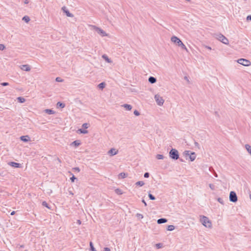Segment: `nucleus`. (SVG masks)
I'll return each mask as SVG.
<instances>
[{"label": "nucleus", "mask_w": 251, "mask_h": 251, "mask_svg": "<svg viewBox=\"0 0 251 251\" xmlns=\"http://www.w3.org/2000/svg\"><path fill=\"white\" fill-rule=\"evenodd\" d=\"M122 178H125L126 176H127V174L125 173H121L119 175Z\"/></svg>", "instance_id": "34"}, {"label": "nucleus", "mask_w": 251, "mask_h": 251, "mask_svg": "<svg viewBox=\"0 0 251 251\" xmlns=\"http://www.w3.org/2000/svg\"><path fill=\"white\" fill-rule=\"evenodd\" d=\"M2 86H7L9 85L8 83V82H2V83H1L0 84Z\"/></svg>", "instance_id": "44"}, {"label": "nucleus", "mask_w": 251, "mask_h": 251, "mask_svg": "<svg viewBox=\"0 0 251 251\" xmlns=\"http://www.w3.org/2000/svg\"><path fill=\"white\" fill-rule=\"evenodd\" d=\"M80 145V142L79 140H75L73 142L71 145L75 147V148L78 147Z\"/></svg>", "instance_id": "16"}, {"label": "nucleus", "mask_w": 251, "mask_h": 251, "mask_svg": "<svg viewBox=\"0 0 251 251\" xmlns=\"http://www.w3.org/2000/svg\"><path fill=\"white\" fill-rule=\"evenodd\" d=\"M76 179V178L74 175H73L72 177L70 178V179L72 182H74L75 180Z\"/></svg>", "instance_id": "42"}, {"label": "nucleus", "mask_w": 251, "mask_h": 251, "mask_svg": "<svg viewBox=\"0 0 251 251\" xmlns=\"http://www.w3.org/2000/svg\"><path fill=\"white\" fill-rule=\"evenodd\" d=\"M250 199L251 200V194L250 195Z\"/></svg>", "instance_id": "60"}, {"label": "nucleus", "mask_w": 251, "mask_h": 251, "mask_svg": "<svg viewBox=\"0 0 251 251\" xmlns=\"http://www.w3.org/2000/svg\"><path fill=\"white\" fill-rule=\"evenodd\" d=\"M217 201H218V202H219L220 203L222 204H224V201H223V200L221 198H218L217 199Z\"/></svg>", "instance_id": "35"}, {"label": "nucleus", "mask_w": 251, "mask_h": 251, "mask_svg": "<svg viewBox=\"0 0 251 251\" xmlns=\"http://www.w3.org/2000/svg\"><path fill=\"white\" fill-rule=\"evenodd\" d=\"M212 173H213V175H214L215 177H218V175H217V174L215 172V171H214V172H213Z\"/></svg>", "instance_id": "52"}, {"label": "nucleus", "mask_w": 251, "mask_h": 251, "mask_svg": "<svg viewBox=\"0 0 251 251\" xmlns=\"http://www.w3.org/2000/svg\"><path fill=\"white\" fill-rule=\"evenodd\" d=\"M106 86V84L105 82H101L100 83L98 87L99 89H103Z\"/></svg>", "instance_id": "20"}, {"label": "nucleus", "mask_w": 251, "mask_h": 251, "mask_svg": "<svg viewBox=\"0 0 251 251\" xmlns=\"http://www.w3.org/2000/svg\"><path fill=\"white\" fill-rule=\"evenodd\" d=\"M216 38L220 41L223 43L227 45L228 44V40L223 34H216Z\"/></svg>", "instance_id": "4"}, {"label": "nucleus", "mask_w": 251, "mask_h": 251, "mask_svg": "<svg viewBox=\"0 0 251 251\" xmlns=\"http://www.w3.org/2000/svg\"><path fill=\"white\" fill-rule=\"evenodd\" d=\"M8 164L9 166H12L14 168H19V167H20V166L21 165L20 163L15 162H9L8 163Z\"/></svg>", "instance_id": "11"}, {"label": "nucleus", "mask_w": 251, "mask_h": 251, "mask_svg": "<svg viewBox=\"0 0 251 251\" xmlns=\"http://www.w3.org/2000/svg\"><path fill=\"white\" fill-rule=\"evenodd\" d=\"M149 198L151 200H154L155 199V197L150 193H149Z\"/></svg>", "instance_id": "33"}, {"label": "nucleus", "mask_w": 251, "mask_h": 251, "mask_svg": "<svg viewBox=\"0 0 251 251\" xmlns=\"http://www.w3.org/2000/svg\"><path fill=\"white\" fill-rule=\"evenodd\" d=\"M134 114L135 116H137L140 115V112H139L138 111H137V110H134Z\"/></svg>", "instance_id": "39"}, {"label": "nucleus", "mask_w": 251, "mask_h": 251, "mask_svg": "<svg viewBox=\"0 0 251 251\" xmlns=\"http://www.w3.org/2000/svg\"><path fill=\"white\" fill-rule=\"evenodd\" d=\"M142 202L144 204L145 206H147V203L144 199L142 200Z\"/></svg>", "instance_id": "53"}, {"label": "nucleus", "mask_w": 251, "mask_h": 251, "mask_svg": "<svg viewBox=\"0 0 251 251\" xmlns=\"http://www.w3.org/2000/svg\"><path fill=\"white\" fill-rule=\"evenodd\" d=\"M237 61L240 64L245 66H249L251 64V62L249 60L244 58L239 59Z\"/></svg>", "instance_id": "5"}, {"label": "nucleus", "mask_w": 251, "mask_h": 251, "mask_svg": "<svg viewBox=\"0 0 251 251\" xmlns=\"http://www.w3.org/2000/svg\"><path fill=\"white\" fill-rule=\"evenodd\" d=\"M144 182L142 181H139L136 183V185H139L140 186H142L144 185Z\"/></svg>", "instance_id": "31"}, {"label": "nucleus", "mask_w": 251, "mask_h": 251, "mask_svg": "<svg viewBox=\"0 0 251 251\" xmlns=\"http://www.w3.org/2000/svg\"><path fill=\"white\" fill-rule=\"evenodd\" d=\"M42 205H43V206H45V207H46L49 208V207H48V203H47L46 201H43V202H42Z\"/></svg>", "instance_id": "47"}, {"label": "nucleus", "mask_w": 251, "mask_h": 251, "mask_svg": "<svg viewBox=\"0 0 251 251\" xmlns=\"http://www.w3.org/2000/svg\"><path fill=\"white\" fill-rule=\"evenodd\" d=\"M200 221L203 226L206 227L211 228L212 227V223L208 217L205 216H201Z\"/></svg>", "instance_id": "1"}, {"label": "nucleus", "mask_w": 251, "mask_h": 251, "mask_svg": "<svg viewBox=\"0 0 251 251\" xmlns=\"http://www.w3.org/2000/svg\"><path fill=\"white\" fill-rule=\"evenodd\" d=\"M155 246L157 249H160L162 247V244L161 243H158L156 244Z\"/></svg>", "instance_id": "37"}, {"label": "nucleus", "mask_w": 251, "mask_h": 251, "mask_svg": "<svg viewBox=\"0 0 251 251\" xmlns=\"http://www.w3.org/2000/svg\"><path fill=\"white\" fill-rule=\"evenodd\" d=\"M144 176L145 177V178H148L149 176H150V174L148 172H146L144 174Z\"/></svg>", "instance_id": "40"}, {"label": "nucleus", "mask_w": 251, "mask_h": 251, "mask_svg": "<svg viewBox=\"0 0 251 251\" xmlns=\"http://www.w3.org/2000/svg\"><path fill=\"white\" fill-rule=\"evenodd\" d=\"M154 99L158 105L161 106L163 104L164 100L162 97H161L159 95H155L154 96Z\"/></svg>", "instance_id": "6"}, {"label": "nucleus", "mask_w": 251, "mask_h": 251, "mask_svg": "<svg viewBox=\"0 0 251 251\" xmlns=\"http://www.w3.org/2000/svg\"><path fill=\"white\" fill-rule=\"evenodd\" d=\"M209 171H210V172H211V173H213V172H214V171H214V169H213L212 167H209Z\"/></svg>", "instance_id": "48"}, {"label": "nucleus", "mask_w": 251, "mask_h": 251, "mask_svg": "<svg viewBox=\"0 0 251 251\" xmlns=\"http://www.w3.org/2000/svg\"><path fill=\"white\" fill-rule=\"evenodd\" d=\"M136 217L139 218V219H143V215L140 213H137L136 214Z\"/></svg>", "instance_id": "36"}, {"label": "nucleus", "mask_w": 251, "mask_h": 251, "mask_svg": "<svg viewBox=\"0 0 251 251\" xmlns=\"http://www.w3.org/2000/svg\"><path fill=\"white\" fill-rule=\"evenodd\" d=\"M205 48H206V49H208V50H211V47H209V46H205Z\"/></svg>", "instance_id": "54"}, {"label": "nucleus", "mask_w": 251, "mask_h": 251, "mask_svg": "<svg viewBox=\"0 0 251 251\" xmlns=\"http://www.w3.org/2000/svg\"><path fill=\"white\" fill-rule=\"evenodd\" d=\"M21 69L26 72H28L30 70V67L28 65H23L21 66Z\"/></svg>", "instance_id": "12"}, {"label": "nucleus", "mask_w": 251, "mask_h": 251, "mask_svg": "<svg viewBox=\"0 0 251 251\" xmlns=\"http://www.w3.org/2000/svg\"><path fill=\"white\" fill-rule=\"evenodd\" d=\"M175 229V226L173 225H170L168 226L167 230L169 231H173Z\"/></svg>", "instance_id": "29"}, {"label": "nucleus", "mask_w": 251, "mask_h": 251, "mask_svg": "<svg viewBox=\"0 0 251 251\" xmlns=\"http://www.w3.org/2000/svg\"><path fill=\"white\" fill-rule=\"evenodd\" d=\"M23 20L26 23H28L30 21V18L27 16H25L23 18Z\"/></svg>", "instance_id": "26"}, {"label": "nucleus", "mask_w": 251, "mask_h": 251, "mask_svg": "<svg viewBox=\"0 0 251 251\" xmlns=\"http://www.w3.org/2000/svg\"><path fill=\"white\" fill-rule=\"evenodd\" d=\"M90 250L91 251H96V249L93 246V244L92 242H90Z\"/></svg>", "instance_id": "30"}, {"label": "nucleus", "mask_w": 251, "mask_h": 251, "mask_svg": "<svg viewBox=\"0 0 251 251\" xmlns=\"http://www.w3.org/2000/svg\"><path fill=\"white\" fill-rule=\"evenodd\" d=\"M62 10L66 14L67 16L69 17H74L73 14L71 13L65 6L62 7Z\"/></svg>", "instance_id": "10"}, {"label": "nucleus", "mask_w": 251, "mask_h": 251, "mask_svg": "<svg viewBox=\"0 0 251 251\" xmlns=\"http://www.w3.org/2000/svg\"><path fill=\"white\" fill-rule=\"evenodd\" d=\"M15 211H13L11 213L10 215H14V214H15Z\"/></svg>", "instance_id": "56"}, {"label": "nucleus", "mask_w": 251, "mask_h": 251, "mask_svg": "<svg viewBox=\"0 0 251 251\" xmlns=\"http://www.w3.org/2000/svg\"><path fill=\"white\" fill-rule=\"evenodd\" d=\"M148 80L150 83L153 84L156 82V78L153 76H150Z\"/></svg>", "instance_id": "17"}, {"label": "nucleus", "mask_w": 251, "mask_h": 251, "mask_svg": "<svg viewBox=\"0 0 251 251\" xmlns=\"http://www.w3.org/2000/svg\"><path fill=\"white\" fill-rule=\"evenodd\" d=\"M156 158L157 159H163L164 158V156L162 154H157L156 155Z\"/></svg>", "instance_id": "32"}, {"label": "nucleus", "mask_w": 251, "mask_h": 251, "mask_svg": "<svg viewBox=\"0 0 251 251\" xmlns=\"http://www.w3.org/2000/svg\"><path fill=\"white\" fill-rule=\"evenodd\" d=\"M94 29L98 32V34L100 35L102 37L106 36L107 35L106 32L100 28L97 27L95 25L93 26Z\"/></svg>", "instance_id": "8"}, {"label": "nucleus", "mask_w": 251, "mask_h": 251, "mask_svg": "<svg viewBox=\"0 0 251 251\" xmlns=\"http://www.w3.org/2000/svg\"><path fill=\"white\" fill-rule=\"evenodd\" d=\"M183 154L186 159H187L188 157H189L191 161H194L196 157L195 153L194 152H191L189 151H185L183 152Z\"/></svg>", "instance_id": "2"}, {"label": "nucleus", "mask_w": 251, "mask_h": 251, "mask_svg": "<svg viewBox=\"0 0 251 251\" xmlns=\"http://www.w3.org/2000/svg\"><path fill=\"white\" fill-rule=\"evenodd\" d=\"M215 115L216 116H218V117H219V114H218V112H217V111H215Z\"/></svg>", "instance_id": "55"}, {"label": "nucleus", "mask_w": 251, "mask_h": 251, "mask_svg": "<svg viewBox=\"0 0 251 251\" xmlns=\"http://www.w3.org/2000/svg\"><path fill=\"white\" fill-rule=\"evenodd\" d=\"M5 49V46L3 44H0V50H3Z\"/></svg>", "instance_id": "41"}, {"label": "nucleus", "mask_w": 251, "mask_h": 251, "mask_svg": "<svg viewBox=\"0 0 251 251\" xmlns=\"http://www.w3.org/2000/svg\"><path fill=\"white\" fill-rule=\"evenodd\" d=\"M245 148L250 155H251V146L249 144H246L245 145Z\"/></svg>", "instance_id": "23"}, {"label": "nucleus", "mask_w": 251, "mask_h": 251, "mask_svg": "<svg viewBox=\"0 0 251 251\" xmlns=\"http://www.w3.org/2000/svg\"><path fill=\"white\" fill-rule=\"evenodd\" d=\"M45 112L46 113H47L48 114H50V115L53 114L55 113L54 111H53L52 109H46L45 110Z\"/></svg>", "instance_id": "22"}, {"label": "nucleus", "mask_w": 251, "mask_h": 251, "mask_svg": "<svg viewBox=\"0 0 251 251\" xmlns=\"http://www.w3.org/2000/svg\"><path fill=\"white\" fill-rule=\"evenodd\" d=\"M209 186L211 188V190H214V189H215L214 185H213L212 184H209Z\"/></svg>", "instance_id": "43"}, {"label": "nucleus", "mask_w": 251, "mask_h": 251, "mask_svg": "<svg viewBox=\"0 0 251 251\" xmlns=\"http://www.w3.org/2000/svg\"><path fill=\"white\" fill-rule=\"evenodd\" d=\"M108 153L111 156H113L118 153V151H116V149L114 148H112L108 151Z\"/></svg>", "instance_id": "13"}, {"label": "nucleus", "mask_w": 251, "mask_h": 251, "mask_svg": "<svg viewBox=\"0 0 251 251\" xmlns=\"http://www.w3.org/2000/svg\"><path fill=\"white\" fill-rule=\"evenodd\" d=\"M17 100H18V102H19L20 103H24L25 101V99L24 98L21 97H18Z\"/></svg>", "instance_id": "24"}, {"label": "nucleus", "mask_w": 251, "mask_h": 251, "mask_svg": "<svg viewBox=\"0 0 251 251\" xmlns=\"http://www.w3.org/2000/svg\"><path fill=\"white\" fill-rule=\"evenodd\" d=\"M115 192L118 195H122L123 194L122 190L119 188L115 189Z\"/></svg>", "instance_id": "28"}, {"label": "nucleus", "mask_w": 251, "mask_h": 251, "mask_svg": "<svg viewBox=\"0 0 251 251\" xmlns=\"http://www.w3.org/2000/svg\"><path fill=\"white\" fill-rule=\"evenodd\" d=\"M122 106H123L127 110H130L132 109V106L130 104H124L122 105Z\"/></svg>", "instance_id": "19"}, {"label": "nucleus", "mask_w": 251, "mask_h": 251, "mask_svg": "<svg viewBox=\"0 0 251 251\" xmlns=\"http://www.w3.org/2000/svg\"><path fill=\"white\" fill-rule=\"evenodd\" d=\"M169 156L172 159H178L179 158L178 151L175 149H172L169 152Z\"/></svg>", "instance_id": "3"}, {"label": "nucleus", "mask_w": 251, "mask_h": 251, "mask_svg": "<svg viewBox=\"0 0 251 251\" xmlns=\"http://www.w3.org/2000/svg\"><path fill=\"white\" fill-rule=\"evenodd\" d=\"M56 106L57 107H59L63 108L65 107V104L63 102L59 101L57 103Z\"/></svg>", "instance_id": "21"}, {"label": "nucleus", "mask_w": 251, "mask_h": 251, "mask_svg": "<svg viewBox=\"0 0 251 251\" xmlns=\"http://www.w3.org/2000/svg\"><path fill=\"white\" fill-rule=\"evenodd\" d=\"M74 170L77 171V172H79L80 171V169L78 167H75L73 169Z\"/></svg>", "instance_id": "50"}, {"label": "nucleus", "mask_w": 251, "mask_h": 251, "mask_svg": "<svg viewBox=\"0 0 251 251\" xmlns=\"http://www.w3.org/2000/svg\"><path fill=\"white\" fill-rule=\"evenodd\" d=\"M229 201L233 202H235L237 201V196L234 191H231L229 193Z\"/></svg>", "instance_id": "7"}, {"label": "nucleus", "mask_w": 251, "mask_h": 251, "mask_svg": "<svg viewBox=\"0 0 251 251\" xmlns=\"http://www.w3.org/2000/svg\"><path fill=\"white\" fill-rule=\"evenodd\" d=\"M104 251H110V250L109 248H108L107 247H105L104 248Z\"/></svg>", "instance_id": "51"}, {"label": "nucleus", "mask_w": 251, "mask_h": 251, "mask_svg": "<svg viewBox=\"0 0 251 251\" xmlns=\"http://www.w3.org/2000/svg\"><path fill=\"white\" fill-rule=\"evenodd\" d=\"M55 80L57 82H62L63 81V80L59 77H56Z\"/></svg>", "instance_id": "46"}, {"label": "nucleus", "mask_w": 251, "mask_h": 251, "mask_svg": "<svg viewBox=\"0 0 251 251\" xmlns=\"http://www.w3.org/2000/svg\"><path fill=\"white\" fill-rule=\"evenodd\" d=\"M82 127L85 129H87L88 127V125L87 123H84L82 125Z\"/></svg>", "instance_id": "38"}, {"label": "nucleus", "mask_w": 251, "mask_h": 251, "mask_svg": "<svg viewBox=\"0 0 251 251\" xmlns=\"http://www.w3.org/2000/svg\"><path fill=\"white\" fill-rule=\"evenodd\" d=\"M20 139L21 140L24 142H28V141H29L30 140V138L28 136V135H26V136H22L21 137H20Z\"/></svg>", "instance_id": "14"}, {"label": "nucleus", "mask_w": 251, "mask_h": 251, "mask_svg": "<svg viewBox=\"0 0 251 251\" xmlns=\"http://www.w3.org/2000/svg\"><path fill=\"white\" fill-rule=\"evenodd\" d=\"M102 58H103L108 63H111L112 62L111 60L108 58L107 55L106 54H103L102 55Z\"/></svg>", "instance_id": "18"}, {"label": "nucleus", "mask_w": 251, "mask_h": 251, "mask_svg": "<svg viewBox=\"0 0 251 251\" xmlns=\"http://www.w3.org/2000/svg\"><path fill=\"white\" fill-rule=\"evenodd\" d=\"M194 144L196 147H197L199 149H200V147L199 144L197 142H195Z\"/></svg>", "instance_id": "45"}, {"label": "nucleus", "mask_w": 251, "mask_h": 251, "mask_svg": "<svg viewBox=\"0 0 251 251\" xmlns=\"http://www.w3.org/2000/svg\"><path fill=\"white\" fill-rule=\"evenodd\" d=\"M167 222V219L166 218H163L159 219L157 221V223L158 224H164V223H166Z\"/></svg>", "instance_id": "15"}, {"label": "nucleus", "mask_w": 251, "mask_h": 251, "mask_svg": "<svg viewBox=\"0 0 251 251\" xmlns=\"http://www.w3.org/2000/svg\"><path fill=\"white\" fill-rule=\"evenodd\" d=\"M247 20L248 21H251V15H249L247 17Z\"/></svg>", "instance_id": "49"}, {"label": "nucleus", "mask_w": 251, "mask_h": 251, "mask_svg": "<svg viewBox=\"0 0 251 251\" xmlns=\"http://www.w3.org/2000/svg\"><path fill=\"white\" fill-rule=\"evenodd\" d=\"M171 40L172 42L176 44L177 46L182 42L180 39L176 36H173L171 38Z\"/></svg>", "instance_id": "9"}, {"label": "nucleus", "mask_w": 251, "mask_h": 251, "mask_svg": "<svg viewBox=\"0 0 251 251\" xmlns=\"http://www.w3.org/2000/svg\"><path fill=\"white\" fill-rule=\"evenodd\" d=\"M178 46L180 47L181 49L185 50L186 51H188L187 48L182 42H181L180 44Z\"/></svg>", "instance_id": "27"}, {"label": "nucleus", "mask_w": 251, "mask_h": 251, "mask_svg": "<svg viewBox=\"0 0 251 251\" xmlns=\"http://www.w3.org/2000/svg\"><path fill=\"white\" fill-rule=\"evenodd\" d=\"M77 224H78L79 225L81 224V221H80V220H78L77 221Z\"/></svg>", "instance_id": "57"}, {"label": "nucleus", "mask_w": 251, "mask_h": 251, "mask_svg": "<svg viewBox=\"0 0 251 251\" xmlns=\"http://www.w3.org/2000/svg\"><path fill=\"white\" fill-rule=\"evenodd\" d=\"M184 79H185V80H186L187 81H189V80H188V77H187V76H185V77H184Z\"/></svg>", "instance_id": "58"}, {"label": "nucleus", "mask_w": 251, "mask_h": 251, "mask_svg": "<svg viewBox=\"0 0 251 251\" xmlns=\"http://www.w3.org/2000/svg\"><path fill=\"white\" fill-rule=\"evenodd\" d=\"M25 4L28 3V0H25Z\"/></svg>", "instance_id": "59"}, {"label": "nucleus", "mask_w": 251, "mask_h": 251, "mask_svg": "<svg viewBox=\"0 0 251 251\" xmlns=\"http://www.w3.org/2000/svg\"><path fill=\"white\" fill-rule=\"evenodd\" d=\"M78 131H79L81 133L83 134H86L88 132V130H86L85 129H82L80 128L78 130Z\"/></svg>", "instance_id": "25"}]
</instances>
